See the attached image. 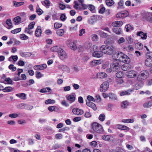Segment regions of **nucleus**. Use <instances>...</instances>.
Wrapping results in <instances>:
<instances>
[{"label": "nucleus", "instance_id": "obj_26", "mask_svg": "<svg viewBox=\"0 0 152 152\" xmlns=\"http://www.w3.org/2000/svg\"><path fill=\"white\" fill-rule=\"evenodd\" d=\"M13 3L14 6L15 7L20 6L23 5L24 3V2H18L15 1H14Z\"/></svg>", "mask_w": 152, "mask_h": 152}, {"label": "nucleus", "instance_id": "obj_64", "mask_svg": "<svg viewBox=\"0 0 152 152\" xmlns=\"http://www.w3.org/2000/svg\"><path fill=\"white\" fill-rule=\"evenodd\" d=\"M110 64V63L109 62L107 61L104 63L102 66V68L103 69H105L107 68Z\"/></svg>", "mask_w": 152, "mask_h": 152}, {"label": "nucleus", "instance_id": "obj_27", "mask_svg": "<svg viewBox=\"0 0 152 152\" xmlns=\"http://www.w3.org/2000/svg\"><path fill=\"white\" fill-rule=\"evenodd\" d=\"M135 48L136 49L140 50L143 48L142 44L140 42L136 43L135 45Z\"/></svg>", "mask_w": 152, "mask_h": 152}, {"label": "nucleus", "instance_id": "obj_14", "mask_svg": "<svg viewBox=\"0 0 152 152\" xmlns=\"http://www.w3.org/2000/svg\"><path fill=\"white\" fill-rule=\"evenodd\" d=\"M66 98L69 101L73 102L75 99V95L74 93H72L71 94L66 95Z\"/></svg>", "mask_w": 152, "mask_h": 152}, {"label": "nucleus", "instance_id": "obj_28", "mask_svg": "<svg viewBox=\"0 0 152 152\" xmlns=\"http://www.w3.org/2000/svg\"><path fill=\"white\" fill-rule=\"evenodd\" d=\"M59 49L61 48L58 46H56L52 47L50 48V50L53 52H57L58 53V52H59V50H60Z\"/></svg>", "mask_w": 152, "mask_h": 152}, {"label": "nucleus", "instance_id": "obj_63", "mask_svg": "<svg viewBox=\"0 0 152 152\" xmlns=\"http://www.w3.org/2000/svg\"><path fill=\"white\" fill-rule=\"evenodd\" d=\"M62 26V24L56 23L54 24V27L56 28H58L61 27Z\"/></svg>", "mask_w": 152, "mask_h": 152}, {"label": "nucleus", "instance_id": "obj_37", "mask_svg": "<svg viewBox=\"0 0 152 152\" xmlns=\"http://www.w3.org/2000/svg\"><path fill=\"white\" fill-rule=\"evenodd\" d=\"M125 28L126 29V31L127 32H128L129 31H132L133 29V27H132V26L129 24H128L126 25Z\"/></svg>", "mask_w": 152, "mask_h": 152}, {"label": "nucleus", "instance_id": "obj_34", "mask_svg": "<svg viewBox=\"0 0 152 152\" xmlns=\"http://www.w3.org/2000/svg\"><path fill=\"white\" fill-rule=\"evenodd\" d=\"M107 74L104 72H101L98 75V77L100 78H104L107 77Z\"/></svg>", "mask_w": 152, "mask_h": 152}, {"label": "nucleus", "instance_id": "obj_45", "mask_svg": "<svg viewBox=\"0 0 152 152\" xmlns=\"http://www.w3.org/2000/svg\"><path fill=\"white\" fill-rule=\"evenodd\" d=\"M105 115L103 114H101L99 117V119L101 121H104L105 120Z\"/></svg>", "mask_w": 152, "mask_h": 152}, {"label": "nucleus", "instance_id": "obj_12", "mask_svg": "<svg viewBox=\"0 0 152 152\" xmlns=\"http://www.w3.org/2000/svg\"><path fill=\"white\" fill-rule=\"evenodd\" d=\"M73 113L76 115H81L83 113V111L81 109L77 108H74L72 109Z\"/></svg>", "mask_w": 152, "mask_h": 152}, {"label": "nucleus", "instance_id": "obj_58", "mask_svg": "<svg viewBox=\"0 0 152 152\" xmlns=\"http://www.w3.org/2000/svg\"><path fill=\"white\" fill-rule=\"evenodd\" d=\"M9 68L10 69L12 70V71H15L17 69L16 67L14 66V65L12 64L9 66Z\"/></svg>", "mask_w": 152, "mask_h": 152}, {"label": "nucleus", "instance_id": "obj_48", "mask_svg": "<svg viewBox=\"0 0 152 152\" xmlns=\"http://www.w3.org/2000/svg\"><path fill=\"white\" fill-rule=\"evenodd\" d=\"M116 82L118 84L121 85L124 83V80L122 78H118L116 79Z\"/></svg>", "mask_w": 152, "mask_h": 152}, {"label": "nucleus", "instance_id": "obj_8", "mask_svg": "<svg viewBox=\"0 0 152 152\" xmlns=\"http://www.w3.org/2000/svg\"><path fill=\"white\" fill-rule=\"evenodd\" d=\"M109 83L107 82H105L102 84L100 88V90L101 91L104 92L106 91L108 88Z\"/></svg>", "mask_w": 152, "mask_h": 152}, {"label": "nucleus", "instance_id": "obj_10", "mask_svg": "<svg viewBox=\"0 0 152 152\" xmlns=\"http://www.w3.org/2000/svg\"><path fill=\"white\" fill-rule=\"evenodd\" d=\"M147 56V58L145 62V65L147 67H151L152 66V57L148 55Z\"/></svg>", "mask_w": 152, "mask_h": 152}, {"label": "nucleus", "instance_id": "obj_1", "mask_svg": "<svg viewBox=\"0 0 152 152\" xmlns=\"http://www.w3.org/2000/svg\"><path fill=\"white\" fill-rule=\"evenodd\" d=\"M100 52L107 54L111 55L113 52L114 48L112 46L103 45L100 48Z\"/></svg>", "mask_w": 152, "mask_h": 152}, {"label": "nucleus", "instance_id": "obj_19", "mask_svg": "<svg viewBox=\"0 0 152 152\" xmlns=\"http://www.w3.org/2000/svg\"><path fill=\"white\" fill-rule=\"evenodd\" d=\"M41 27L40 26H37L35 31L36 36L37 37H39L41 35Z\"/></svg>", "mask_w": 152, "mask_h": 152}, {"label": "nucleus", "instance_id": "obj_5", "mask_svg": "<svg viewBox=\"0 0 152 152\" xmlns=\"http://www.w3.org/2000/svg\"><path fill=\"white\" fill-rule=\"evenodd\" d=\"M60 50L58 53V56L61 60H64L68 58L66 53L62 49H59Z\"/></svg>", "mask_w": 152, "mask_h": 152}, {"label": "nucleus", "instance_id": "obj_11", "mask_svg": "<svg viewBox=\"0 0 152 152\" xmlns=\"http://www.w3.org/2000/svg\"><path fill=\"white\" fill-rule=\"evenodd\" d=\"M137 73L135 71H129L126 72V75L129 78H133L136 76Z\"/></svg>", "mask_w": 152, "mask_h": 152}, {"label": "nucleus", "instance_id": "obj_29", "mask_svg": "<svg viewBox=\"0 0 152 152\" xmlns=\"http://www.w3.org/2000/svg\"><path fill=\"white\" fill-rule=\"evenodd\" d=\"M128 63H126L121 66L122 69L124 71H126L129 69V67L128 64Z\"/></svg>", "mask_w": 152, "mask_h": 152}, {"label": "nucleus", "instance_id": "obj_22", "mask_svg": "<svg viewBox=\"0 0 152 152\" xmlns=\"http://www.w3.org/2000/svg\"><path fill=\"white\" fill-rule=\"evenodd\" d=\"M133 91V90L131 89L125 91H123L120 93V95L121 96L124 95H130L131 93Z\"/></svg>", "mask_w": 152, "mask_h": 152}, {"label": "nucleus", "instance_id": "obj_53", "mask_svg": "<svg viewBox=\"0 0 152 152\" xmlns=\"http://www.w3.org/2000/svg\"><path fill=\"white\" fill-rule=\"evenodd\" d=\"M67 66L64 65H60L58 66V68L62 70H65Z\"/></svg>", "mask_w": 152, "mask_h": 152}, {"label": "nucleus", "instance_id": "obj_13", "mask_svg": "<svg viewBox=\"0 0 152 152\" xmlns=\"http://www.w3.org/2000/svg\"><path fill=\"white\" fill-rule=\"evenodd\" d=\"M47 67L46 64H44L39 65H35L34 67V68L36 70H44Z\"/></svg>", "mask_w": 152, "mask_h": 152}, {"label": "nucleus", "instance_id": "obj_56", "mask_svg": "<svg viewBox=\"0 0 152 152\" xmlns=\"http://www.w3.org/2000/svg\"><path fill=\"white\" fill-rule=\"evenodd\" d=\"M146 86H150L152 85V79L148 80L146 82Z\"/></svg>", "mask_w": 152, "mask_h": 152}, {"label": "nucleus", "instance_id": "obj_7", "mask_svg": "<svg viewBox=\"0 0 152 152\" xmlns=\"http://www.w3.org/2000/svg\"><path fill=\"white\" fill-rule=\"evenodd\" d=\"M66 44L67 46L70 47V49L72 50H75L77 49L76 44L72 41L67 40L66 42Z\"/></svg>", "mask_w": 152, "mask_h": 152}, {"label": "nucleus", "instance_id": "obj_47", "mask_svg": "<svg viewBox=\"0 0 152 152\" xmlns=\"http://www.w3.org/2000/svg\"><path fill=\"white\" fill-rule=\"evenodd\" d=\"M48 110L50 112H52L53 111H56V109H57V107L55 106H51L48 107Z\"/></svg>", "mask_w": 152, "mask_h": 152}, {"label": "nucleus", "instance_id": "obj_20", "mask_svg": "<svg viewBox=\"0 0 152 152\" xmlns=\"http://www.w3.org/2000/svg\"><path fill=\"white\" fill-rule=\"evenodd\" d=\"M142 81H138L136 82L135 85V88L136 90H138L142 87L143 83Z\"/></svg>", "mask_w": 152, "mask_h": 152}, {"label": "nucleus", "instance_id": "obj_30", "mask_svg": "<svg viewBox=\"0 0 152 152\" xmlns=\"http://www.w3.org/2000/svg\"><path fill=\"white\" fill-rule=\"evenodd\" d=\"M31 53L28 52H22L20 53V55L23 57H30L31 55Z\"/></svg>", "mask_w": 152, "mask_h": 152}, {"label": "nucleus", "instance_id": "obj_61", "mask_svg": "<svg viewBox=\"0 0 152 152\" xmlns=\"http://www.w3.org/2000/svg\"><path fill=\"white\" fill-rule=\"evenodd\" d=\"M5 80L7 83L8 84H12V81L9 77L6 78L5 79Z\"/></svg>", "mask_w": 152, "mask_h": 152}, {"label": "nucleus", "instance_id": "obj_38", "mask_svg": "<svg viewBox=\"0 0 152 152\" xmlns=\"http://www.w3.org/2000/svg\"><path fill=\"white\" fill-rule=\"evenodd\" d=\"M55 103V101L53 99H48L45 101V103L46 104H54Z\"/></svg>", "mask_w": 152, "mask_h": 152}, {"label": "nucleus", "instance_id": "obj_9", "mask_svg": "<svg viewBox=\"0 0 152 152\" xmlns=\"http://www.w3.org/2000/svg\"><path fill=\"white\" fill-rule=\"evenodd\" d=\"M129 15V12L127 11H124L118 13L116 15L117 18H124L127 16Z\"/></svg>", "mask_w": 152, "mask_h": 152}, {"label": "nucleus", "instance_id": "obj_41", "mask_svg": "<svg viewBox=\"0 0 152 152\" xmlns=\"http://www.w3.org/2000/svg\"><path fill=\"white\" fill-rule=\"evenodd\" d=\"M134 120L133 119H123L122 120V122L124 123H132L134 122Z\"/></svg>", "mask_w": 152, "mask_h": 152}, {"label": "nucleus", "instance_id": "obj_43", "mask_svg": "<svg viewBox=\"0 0 152 152\" xmlns=\"http://www.w3.org/2000/svg\"><path fill=\"white\" fill-rule=\"evenodd\" d=\"M110 138V137L109 135H103L102 136V139L107 141H109Z\"/></svg>", "mask_w": 152, "mask_h": 152}, {"label": "nucleus", "instance_id": "obj_46", "mask_svg": "<svg viewBox=\"0 0 152 152\" xmlns=\"http://www.w3.org/2000/svg\"><path fill=\"white\" fill-rule=\"evenodd\" d=\"M91 38L92 41H96L98 40V36L95 34H92L91 35Z\"/></svg>", "mask_w": 152, "mask_h": 152}, {"label": "nucleus", "instance_id": "obj_3", "mask_svg": "<svg viewBox=\"0 0 152 152\" xmlns=\"http://www.w3.org/2000/svg\"><path fill=\"white\" fill-rule=\"evenodd\" d=\"M149 76V72L146 70L142 71L138 75L137 80L138 81H142L147 79Z\"/></svg>", "mask_w": 152, "mask_h": 152}, {"label": "nucleus", "instance_id": "obj_52", "mask_svg": "<svg viewBox=\"0 0 152 152\" xmlns=\"http://www.w3.org/2000/svg\"><path fill=\"white\" fill-rule=\"evenodd\" d=\"M35 22H31L28 25V29H31L32 28H33L34 27V26L35 24Z\"/></svg>", "mask_w": 152, "mask_h": 152}, {"label": "nucleus", "instance_id": "obj_40", "mask_svg": "<svg viewBox=\"0 0 152 152\" xmlns=\"http://www.w3.org/2000/svg\"><path fill=\"white\" fill-rule=\"evenodd\" d=\"M98 50V46L96 45H94L92 46L90 50V52H94Z\"/></svg>", "mask_w": 152, "mask_h": 152}, {"label": "nucleus", "instance_id": "obj_51", "mask_svg": "<svg viewBox=\"0 0 152 152\" xmlns=\"http://www.w3.org/2000/svg\"><path fill=\"white\" fill-rule=\"evenodd\" d=\"M99 34L100 36L102 38H106L107 37V34L103 31L100 32Z\"/></svg>", "mask_w": 152, "mask_h": 152}, {"label": "nucleus", "instance_id": "obj_32", "mask_svg": "<svg viewBox=\"0 0 152 152\" xmlns=\"http://www.w3.org/2000/svg\"><path fill=\"white\" fill-rule=\"evenodd\" d=\"M13 88L11 87H6L3 89V91L4 92H8L12 91Z\"/></svg>", "mask_w": 152, "mask_h": 152}, {"label": "nucleus", "instance_id": "obj_50", "mask_svg": "<svg viewBox=\"0 0 152 152\" xmlns=\"http://www.w3.org/2000/svg\"><path fill=\"white\" fill-rule=\"evenodd\" d=\"M21 28H19L12 30L11 31V32L13 34H16L20 32L21 31Z\"/></svg>", "mask_w": 152, "mask_h": 152}, {"label": "nucleus", "instance_id": "obj_62", "mask_svg": "<svg viewBox=\"0 0 152 152\" xmlns=\"http://www.w3.org/2000/svg\"><path fill=\"white\" fill-rule=\"evenodd\" d=\"M9 116L12 118H15L18 116V114L17 113H12L10 114Z\"/></svg>", "mask_w": 152, "mask_h": 152}, {"label": "nucleus", "instance_id": "obj_15", "mask_svg": "<svg viewBox=\"0 0 152 152\" xmlns=\"http://www.w3.org/2000/svg\"><path fill=\"white\" fill-rule=\"evenodd\" d=\"M86 104L88 106L94 110H96L97 107L96 105L94 103L91 102H90V101H87Z\"/></svg>", "mask_w": 152, "mask_h": 152}, {"label": "nucleus", "instance_id": "obj_35", "mask_svg": "<svg viewBox=\"0 0 152 152\" xmlns=\"http://www.w3.org/2000/svg\"><path fill=\"white\" fill-rule=\"evenodd\" d=\"M129 105V103L127 101H123L121 104V106L123 108H125Z\"/></svg>", "mask_w": 152, "mask_h": 152}, {"label": "nucleus", "instance_id": "obj_31", "mask_svg": "<svg viewBox=\"0 0 152 152\" xmlns=\"http://www.w3.org/2000/svg\"><path fill=\"white\" fill-rule=\"evenodd\" d=\"M16 95L22 99L24 100L26 99V95L24 93L18 94H16Z\"/></svg>", "mask_w": 152, "mask_h": 152}, {"label": "nucleus", "instance_id": "obj_49", "mask_svg": "<svg viewBox=\"0 0 152 152\" xmlns=\"http://www.w3.org/2000/svg\"><path fill=\"white\" fill-rule=\"evenodd\" d=\"M87 98L88 100V101H90V102H91V101L95 102V99L92 96L88 95L87 96Z\"/></svg>", "mask_w": 152, "mask_h": 152}, {"label": "nucleus", "instance_id": "obj_25", "mask_svg": "<svg viewBox=\"0 0 152 152\" xmlns=\"http://www.w3.org/2000/svg\"><path fill=\"white\" fill-rule=\"evenodd\" d=\"M108 97L109 98L113 101L117 100L116 96L113 93H110L108 95Z\"/></svg>", "mask_w": 152, "mask_h": 152}, {"label": "nucleus", "instance_id": "obj_42", "mask_svg": "<svg viewBox=\"0 0 152 152\" xmlns=\"http://www.w3.org/2000/svg\"><path fill=\"white\" fill-rule=\"evenodd\" d=\"M6 24L11 28L12 27L11 20L10 19H8L6 20Z\"/></svg>", "mask_w": 152, "mask_h": 152}, {"label": "nucleus", "instance_id": "obj_6", "mask_svg": "<svg viewBox=\"0 0 152 152\" xmlns=\"http://www.w3.org/2000/svg\"><path fill=\"white\" fill-rule=\"evenodd\" d=\"M121 66V62L116 61H114L111 67L112 68L113 71H115L120 68Z\"/></svg>", "mask_w": 152, "mask_h": 152}, {"label": "nucleus", "instance_id": "obj_39", "mask_svg": "<svg viewBox=\"0 0 152 152\" xmlns=\"http://www.w3.org/2000/svg\"><path fill=\"white\" fill-rule=\"evenodd\" d=\"M106 3L108 6L110 7L112 6L114 3L113 0H106Z\"/></svg>", "mask_w": 152, "mask_h": 152}, {"label": "nucleus", "instance_id": "obj_59", "mask_svg": "<svg viewBox=\"0 0 152 152\" xmlns=\"http://www.w3.org/2000/svg\"><path fill=\"white\" fill-rule=\"evenodd\" d=\"M21 39L23 40H26L28 39V37L24 34H21L20 36Z\"/></svg>", "mask_w": 152, "mask_h": 152}, {"label": "nucleus", "instance_id": "obj_44", "mask_svg": "<svg viewBox=\"0 0 152 152\" xmlns=\"http://www.w3.org/2000/svg\"><path fill=\"white\" fill-rule=\"evenodd\" d=\"M125 41V39L123 37H121L118 40L117 43L118 44L121 45L124 43Z\"/></svg>", "mask_w": 152, "mask_h": 152}, {"label": "nucleus", "instance_id": "obj_21", "mask_svg": "<svg viewBox=\"0 0 152 152\" xmlns=\"http://www.w3.org/2000/svg\"><path fill=\"white\" fill-rule=\"evenodd\" d=\"M137 35L141 37V39H145L147 38V35L145 34H144L142 31H140L137 33Z\"/></svg>", "mask_w": 152, "mask_h": 152}, {"label": "nucleus", "instance_id": "obj_2", "mask_svg": "<svg viewBox=\"0 0 152 152\" xmlns=\"http://www.w3.org/2000/svg\"><path fill=\"white\" fill-rule=\"evenodd\" d=\"M117 58L119 60L120 62L122 61L126 63H129L130 61L129 58L124 53L121 52H118L116 53Z\"/></svg>", "mask_w": 152, "mask_h": 152}, {"label": "nucleus", "instance_id": "obj_57", "mask_svg": "<svg viewBox=\"0 0 152 152\" xmlns=\"http://www.w3.org/2000/svg\"><path fill=\"white\" fill-rule=\"evenodd\" d=\"M24 108L28 110H31L33 108V106L32 105H28L26 104H24Z\"/></svg>", "mask_w": 152, "mask_h": 152}, {"label": "nucleus", "instance_id": "obj_24", "mask_svg": "<svg viewBox=\"0 0 152 152\" xmlns=\"http://www.w3.org/2000/svg\"><path fill=\"white\" fill-rule=\"evenodd\" d=\"M152 106V101H150L144 103L143 106L145 108H148Z\"/></svg>", "mask_w": 152, "mask_h": 152}, {"label": "nucleus", "instance_id": "obj_18", "mask_svg": "<svg viewBox=\"0 0 152 152\" xmlns=\"http://www.w3.org/2000/svg\"><path fill=\"white\" fill-rule=\"evenodd\" d=\"M101 52H99L97 51L93 52L92 53V56L95 57L100 58L102 56L103 54Z\"/></svg>", "mask_w": 152, "mask_h": 152}, {"label": "nucleus", "instance_id": "obj_55", "mask_svg": "<svg viewBox=\"0 0 152 152\" xmlns=\"http://www.w3.org/2000/svg\"><path fill=\"white\" fill-rule=\"evenodd\" d=\"M85 45L86 49H90L92 46V44L90 42H87L86 43Z\"/></svg>", "mask_w": 152, "mask_h": 152}, {"label": "nucleus", "instance_id": "obj_23", "mask_svg": "<svg viewBox=\"0 0 152 152\" xmlns=\"http://www.w3.org/2000/svg\"><path fill=\"white\" fill-rule=\"evenodd\" d=\"M114 32L118 35H120L122 34V31L120 28H114L113 29Z\"/></svg>", "mask_w": 152, "mask_h": 152}, {"label": "nucleus", "instance_id": "obj_4", "mask_svg": "<svg viewBox=\"0 0 152 152\" xmlns=\"http://www.w3.org/2000/svg\"><path fill=\"white\" fill-rule=\"evenodd\" d=\"M92 128L94 131L96 132L102 133L104 132L103 127L100 124L97 123H93L92 124Z\"/></svg>", "mask_w": 152, "mask_h": 152}, {"label": "nucleus", "instance_id": "obj_60", "mask_svg": "<svg viewBox=\"0 0 152 152\" xmlns=\"http://www.w3.org/2000/svg\"><path fill=\"white\" fill-rule=\"evenodd\" d=\"M36 77L37 78L39 79L42 77L43 75H42L41 73L39 72H36Z\"/></svg>", "mask_w": 152, "mask_h": 152}, {"label": "nucleus", "instance_id": "obj_54", "mask_svg": "<svg viewBox=\"0 0 152 152\" xmlns=\"http://www.w3.org/2000/svg\"><path fill=\"white\" fill-rule=\"evenodd\" d=\"M123 75V73L121 72H118L116 74V76L118 78H122Z\"/></svg>", "mask_w": 152, "mask_h": 152}, {"label": "nucleus", "instance_id": "obj_33", "mask_svg": "<svg viewBox=\"0 0 152 152\" xmlns=\"http://www.w3.org/2000/svg\"><path fill=\"white\" fill-rule=\"evenodd\" d=\"M21 20V18L19 16L15 17L13 19L14 22L16 23L17 24H19L20 23Z\"/></svg>", "mask_w": 152, "mask_h": 152}, {"label": "nucleus", "instance_id": "obj_17", "mask_svg": "<svg viewBox=\"0 0 152 152\" xmlns=\"http://www.w3.org/2000/svg\"><path fill=\"white\" fill-rule=\"evenodd\" d=\"M101 63V61L100 60H95L90 62L89 64L91 67H93Z\"/></svg>", "mask_w": 152, "mask_h": 152}, {"label": "nucleus", "instance_id": "obj_16", "mask_svg": "<svg viewBox=\"0 0 152 152\" xmlns=\"http://www.w3.org/2000/svg\"><path fill=\"white\" fill-rule=\"evenodd\" d=\"M123 24V23L122 21H115L112 23V26L113 27H119L121 26Z\"/></svg>", "mask_w": 152, "mask_h": 152}, {"label": "nucleus", "instance_id": "obj_36", "mask_svg": "<svg viewBox=\"0 0 152 152\" xmlns=\"http://www.w3.org/2000/svg\"><path fill=\"white\" fill-rule=\"evenodd\" d=\"M64 31L63 29L58 30L56 31V33L59 36H62L64 34Z\"/></svg>", "mask_w": 152, "mask_h": 152}]
</instances>
